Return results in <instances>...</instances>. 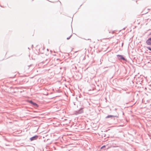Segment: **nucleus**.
Returning <instances> with one entry per match:
<instances>
[{"instance_id": "nucleus-1", "label": "nucleus", "mask_w": 151, "mask_h": 151, "mask_svg": "<svg viewBox=\"0 0 151 151\" xmlns=\"http://www.w3.org/2000/svg\"><path fill=\"white\" fill-rule=\"evenodd\" d=\"M146 43L148 45H151V38H149L146 41Z\"/></svg>"}, {"instance_id": "nucleus-2", "label": "nucleus", "mask_w": 151, "mask_h": 151, "mask_svg": "<svg viewBox=\"0 0 151 151\" xmlns=\"http://www.w3.org/2000/svg\"><path fill=\"white\" fill-rule=\"evenodd\" d=\"M38 137L37 136H34L30 138V140L31 141H33L37 139Z\"/></svg>"}, {"instance_id": "nucleus-3", "label": "nucleus", "mask_w": 151, "mask_h": 151, "mask_svg": "<svg viewBox=\"0 0 151 151\" xmlns=\"http://www.w3.org/2000/svg\"><path fill=\"white\" fill-rule=\"evenodd\" d=\"M29 102L30 103H31L32 104V105H33L34 106H36L37 107H38V105L37 104H36V103H34V102H33L31 101H29Z\"/></svg>"}, {"instance_id": "nucleus-4", "label": "nucleus", "mask_w": 151, "mask_h": 151, "mask_svg": "<svg viewBox=\"0 0 151 151\" xmlns=\"http://www.w3.org/2000/svg\"><path fill=\"white\" fill-rule=\"evenodd\" d=\"M118 56L119 59H122L123 60H125V58L123 57V56L121 55H118Z\"/></svg>"}, {"instance_id": "nucleus-5", "label": "nucleus", "mask_w": 151, "mask_h": 151, "mask_svg": "<svg viewBox=\"0 0 151 151\" xmlns=\"http://www.w3.org/2000/svg\"><path fill=\"white\" fill-rule=\"evenodd\" d=\"M114 117L113 116L110 115H108L106 117V118H109L112 117Z\"/></svg>"}, {"instance_id": "nucleus-6", "label": "nucleus", "mask_w": 151, "mask_h": 151, "mask_svg": "<svg viewBox=\"0 0 151 151\" xmlns=\"http://www.w3.org/2000/svg\"><path fill=\"white\" fill-rule=\"evenodd\" d=\"M71 36H72V35H70L69 37H67V40L69 39L70 38V37H71Z\"/></svg>"}, {"instance_id": "nucleus-7", "label": "nucleus", "mask_w": 151, "mask_h": 151, "mask_svg": "<svg viewBox=\"0 0 151 151\" xmlns=\"http://www.w3.org/2000/svg\"><path fill=\"white\" fill-rule=\"evenodd\" d=\"M147 48L149 50L151 51V48H150V47H147Z\"/></svg>"}, {"instance_id": "nucleus-8", "label": "nucleus", "mask_w": 151, "mask_h": 151, "mask_svg": "<svg viewBox=\"0 0 151 151\" xmlns=\"http://www.w3.org/2000/svg\"><path fill=\"white\" fill-rule=\"evenodd\" d=\"M105 147V145H104V146H103L102 147H101V149H102L104 147Z\"/></svg>"}]
</instances>
